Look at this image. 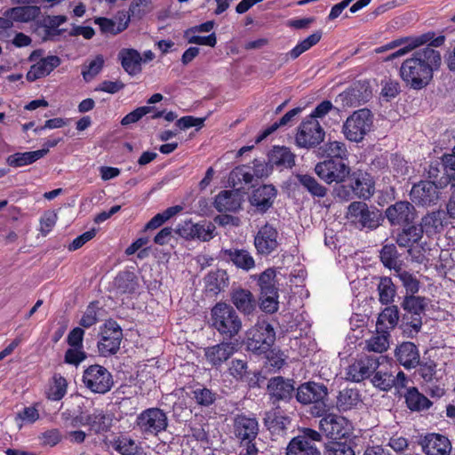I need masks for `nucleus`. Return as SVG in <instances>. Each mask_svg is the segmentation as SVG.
Returning a JSON list of instances; mask_svg holds the SVG:
<instances>
[{"label":"nucleus","instance_id":"45","mask_svg":"<svg viewBox=\"0 0 455 455\" xmlns=\"http://www.w3.org/2000/svg\"><path fill=\"white\" fill-rule=\"evenodd\" d=\"M276 272L274 268H267L259 275H253V279H257L260 289V293H269L278 291L276 286Z\"/></svg>","mask_w":455,"mask_h":455},{"label":"nucleus","instance_id":"48","mask_svg":"<svg viewBox=\"0 0 455 455\" xmlns=\"http://www.w3.org/2000/svg\"><path fill=\"white\" fill-rule=\"evenodd\" d=\"M398 256V251L395 244H386L380 251V260L383 265L395 271L401 270Z\"/></svg>","mask_w":455,"mask_h":455},{"label":"nucleus","instance_id":"21","mask_svg":"<svg viewBox=\"0 0 455 455\" xmlns=\"http://www.w3.org/2000/svg\"><path fill=\"white\" fill-rule=\"evenodd\" d=\"M230 300L235 308L244 315H251L257 307L254 295L247 289H233L230 293Z\"/></svg>","mask_w":455,"mask_h":455},{"label":"nucleus","instance_id":"2","mask_svg":"<svg viewBox=\"0 0 455 455\" xmlns=\"http://www.w3.org/2000/svg\"><path fill=\"white\" fill-rule=\"evenodd\" d=\"M210 325L226 339L237 336L243 322L235 309L226 302H218L211 309Z\"/></svg>","mask_w":455,"mask_h":455},{"label":"nucleus","instance_id":"29","mask_svg":"<svg viewBox=\"0 0 455 455\" xmlns=\"http://www.w3.org/2000/svg\"><path fill=\"white\" fill-rule=\"evenodd\" d=\"M361 89H363V86L354 85L353 87L339 94L337 100H339L344 108L359 106L365 102L370 96V93L366 89L363 92H361Z\"/></svg>","mask_w":455,"mask_h":455},{"label":"nucleus","instance_id":"12","mask_svg":"<svg viewBox=\"0 0 455 455\" xmlns=\"http://www.w3.org/2000/svg\"><path fill=\"white\" fill-rule=\"evenodd\" d=\"M315 171L328 184L342 182L350 173V168L346 162L334 159H327L318 163Z\"/></svg>","mask_w":455,"mask_h":455},{"label":"nucleus","instance_id":"30","mask_svg":"<svg viewBox=\"0 0 455 455\" xmlns=\"http://www.w3.org/2000/svg\"><path fill=\"white\" fill-rule=\"evenodd\" d=\"M48 154V148H42L36 151L18 152L9 156L6 159L7 164L12 167H22L31 164L43 158Z\"/></svg>","mask_w":455,"mask_h":455},{"label":"nucleus","instance_id":"51","mask_svg":"<svg viewBox=\"0 0 455 455\" xmlns=\"http://www.w3.org/2000/svg\"><path fill=\"white\" fill-rule=\"evenodd\" d=\"M378 291L379 296V301L382 304L387 305L393 302L396 291L391 278H381L378 285Z\"/></svg>","mask_w":455,"mask_h":455},{"label":"nucleus","instance_id":"19","mask_svg":"<svg viewBox=\"0 0 455 455\" xmlns=\"http://www.w3.org/2000/svg\"><path fill=\"white\" fill-rule=\"evenodd\" d=\"M427 305V300L424 297L407 295L402 302V307L408 313L412 314L415 317L410 323L411 327L415 332L419 331L422 322L420 315L424 312Z\"/></svg>","mask_w":455,"mask_h":455},{"label":"nucleus","instance_id":"53","mask_svg":"<svg viewBox=\"0 0 455 455\" xmlns=\"http://www.w3.org/2000/svg\"><path fill=\"white\" fill-rule=\"evenodd\" d=\"M115 285L120 293H132L137 288L134 275L129 272L119 274L115 280Z\"/></svg>","mask_w":455,"mask_h":455},{"label":"nucleus","instance_id":"26","mask_svg":"<svg viewBox=\"0 0 455 455\" xmlns=\"http://www.w3.org/2000/svg\"><path fill=\"white\" fill-rule=\"evenodd\" d=\"M395 356L406 369L415 368L419 363V352L412 342H403L397 347Z\"/></svg>","mask_w":455,"mask_h":455},{"label":"nucleus","instance_id":"44","mask_svg":"<svg viewBox=\"0 0 455 455\" xmlns=\"http://www.w3.org/2000/svg\"><path fill=\"white\" fill-rule=\"evenodd\" d=\"M388 337L389 334L387 331H378L376 334L365 341L364 349L379 354L387 351L389 347Z\"/></svg>","mask_w":455,"mask_h":455},{"label":"nucleus","instance_id":"17","mask_svg":"<svg viewBox=\"0 0 455 455\" xmlns=\"http://www.w3.org/2000/svg\"><path fill=\"white\" fill-rule=\"evenodd\" d=\"M278 233L275 228L266 224L258 231L254 245L259 254L268 255L278 247Z\"/></svg>","mask_w":455,"mask_h":455},{"label":"nucleus","instance_id":"56","mask_svg":"<svg viewBox=\"0 0 455 455\" xmlns=\"http://www.w3.org/2000/svg\"><path fill=\"white\" fill-rule=\"evenodd\" d=\"M176 232L186 239L195 238L199 236V226L190 220H184L179 224Z\"/></svg>","mask_w":455,"mask_h":455},{"label":"nucleus","instance_id":"10","mask_svg":"<svg viewBox=\"0 0 455 455\" xmlns=\"http://www.w3.org/2000/svg\"><path fill=\"white\" fill-rule=\"evenodd\" d=\"M321 431L327 438L338 442L350 435L351 423L345 418L334 413L325 415L319 422Z\"/></svg>","mask_w":455,"mask_h":455},{"label":"nucleus","instance_id":"8","mask_svg":"<svg viewBox=\"0 0 455 455\" xmlns=\"http://www.w3.org/2000/svg\"><path fill=\"white\" fill-rule=\"evenodd\" d=\"M328 396V389L323 384L307 382L298 387L296 398L303 404L315 403V413L321 416L326 411L324 399Z\"/></svg>","mask_w":455,"mask_h":455},{"label":"nucleus","instance_id":"64","mask_svg":"<svg viewBox=\"0 0 455 455\" xmlns=\"http://www.w3.org/2000/svg\"><path fill=\"white\" fill-rule=\"evenodd\" d=\"M61 434L56 429H49L39 435V439L44 445L55 446L61 441Z\"/></svg>","mask_w":455,"mask_h":455},{"label":"nucleus","instance_id":"9","mask_svg":"<svg viewBox=\"0 0 455 455\" xmlns=\"http://www.w3.org/2000/svg\"><path fill=\"white\" fill-rule=\"evenodd\" d=\"M100 339L98 342L99 353L103 356L116 354L123 339V331L120 325L113 320L107 321L100 327Z\"/></svg>","mask_w":455,"mask_h":455},{"label":"nucleus","instance_id":"43","mask_svg":"<svg viewBox=\"0 0 455 455\" xmlns=\"http://www.w3.org/2000/svg\"><path fill=\"white\" fill-rule=\"evenodd\" d=\"M112 448L121 455H139L140 447L127 435H119L111 442Z\"/></svg>","mask_w":455,"mask_h":455},{"label":"nucleus","instance_id":"58","mask_svg":"<svg viewBox=\"0 0 455 455\" xmlns=\"http://www.w3.org/2000/svg\"><path fill=\"white\" fill-rule=\"evenodd\" d=\"M398 277L408 293L412 295L419 291V282L414 275L407 271H401L398 274Z\"/></svg>","mask_w":455,"mask_h":455},{"label":"nucleus","instance_id":"63","mask_svg":"<svg viewBox=\"0 0 455 455\" xmlns=\"http://www.w3.org/2000/svg\"><path fill=\"white\" fill-rule=\"evenodd\" d=\"M38 410L35 406L25 407L20 411L16 419L24 424H33L39 419Z\"/></svg>","mask_w":455,"mask_h":455},{"label":"nucleus","instance_id":"42","mask_svg":"<svg viewBox=\"0 0 455 455\" xmlns=\"http://www.w3.org/2000/svg\"><path fill=\"white\" fill-rule=\"evenodd\" d=\"M68 381L60 373H55L50 383L46 392L47 398L52 401H60L67 394Z\"/></svg>","mask_w":455,"mask_h":455},{"label":"nucleus","instance_id":"57","mask_svg":"<svg viewBox=\"0 0 455 455\" xmlns=\"http://www.w3.org/2000/svg\"><path fill=\"white\" fill-rule=\"evenodd\" d=\"M261 303L260 307L267 313H275L278 309V291L269 293H260Z\"/></svg>","mask_w":455,"mask_h":455},{"label":"nucleus","instance_id":"31","mask_svg":"<svg viewBox=\"0 0 455 455\" xmlns=\"http://www.w3.org/2000/svg\"><path fill=\"white\" fill-rule=\"evenodd\" d=\"M267 390L271 397L279 401L291 398L294 387L289 380H285L282 377H276L269 380Z\"/></svg>","mask_w":455,"mask_h":455},{"label":"nucleus","instance_id":"22","mask_svg":"<svg viewBox=\"0 0 455 455\" xmlns=\"http://www.w3.org/2000/svg\"><path fill=\"white\" fill-rule=\"evenodd\" d=\"M421 446L427 455H449L451 443L447 437L439 434H428L421 441Z\"/></svg>","mask_w":455,"mask_h":455},{"label":"nucleus","instance_id":"37","mask_svg":"<svg viewBox=\"0 0 455 455\" xmlns=\"http://www.w3.org/2000/svg\"><path fill=\"white\" fill-rule=\"evenodd\" d=\"M286 455H320V452L305 437H294L287 446Z\"/></svg>","mask_w":455,"mask_h":455},{"label":"nucleus","instance_id":"59","mask_svg":"<svg viewBox=\"0 0 455 455\" xmlns=\"http://www.w3.org/2000/svg\"><path fill=\"white\" fill-rule=\"evenodd\" d=\"M152 108L148 106H143L137 108L133 111L127 114L121 120V124L124 126L129 125L131 124H134L140 120L144 116L150 113L152 111Z\"/></svg>","mask_w":455,"mask_h":455},{"label":"nucleus","instance_id":"40","mask_svg":"<svg viewBox=\"0 0 455 455\" xmlns=\"http://www.w3.org/2000/svg\"><path fill=\"white\" fill-rule=\"evenodd\" d=\"M388 365L385 357V362L379 366L381 369L375 372L371 379L374 387L385 391L391 389L395 383V376L391 371H388Z\"/></svg>","mask_w":455,"mask_h":455},{"label":"nucleus","instance_id":"11","mask_svg":"<svg viewBox=\"0 0 455 455\" xmlns=\"http://www.w3.org/2000/svg\"><path fill=\"white\" fill-rule=\"evenodd\" d=\"M324 131L316 119L306 118L298 128L295 137L299 148H312L321 143L324 139Z\"/></svg>","mask_w":455,"mask_h":455},{"label":"nucleus","instance_id":"6","mask_svg":"<svg viewBox=\"0 0 455 455\" xmlns=\"http://www.w3.org/2000/svg\"><path fill=\"white\" fill-rule=\"evenodd\" d=\"M275 332L273 326L265 320H258L246 332V346L257 354L266 353L274 345Z\"/></svg>","mask_w":455,"mask_h":455},{"label":"nucleus","instance_id":"50","mask_svg":"<svg viewBox=\"0 0 455 455\" xmlns=\"http://www.w3.org/2000/svg\"><path fill=\"white\" fill-rule=\"evenodd\" d=\"M423 229V233L427 235H433L440 232L443 228V220L441 218L440 212H433L426 215L422 220L420 227Z\"/></svg>","mask_w":455,"mask_h":455},{"label":"nucleus","instance_id":"36","mask_svg":"<svg viewBox=\"0 0 455 455\" xmlns=\"http://www.w3.org/2000/svg\"><path fill=\"white\" fill-rule=\"evenodd\" d=\"M322 156L328 159L346 162L347 160V149L341 141H330L319 148Z\"/></svg>","mask_w":455,"mask_h":455},{"label":"nucleus","instance_id":"61","mask_svg":"<svg viewBox=\"0 0 455 455\" xmlns=\"http://www.w3.org/2000/svg\"><path fill=\"white\" fill-rule=\"evenodd\" d=\"M252 180V175L247 171L245 166H239L235 168L229 174V182L235 186L237 183L243 181L250 183Z\"/></svg>","mask_w":455,"mask_h":455},{"label":"nucleus","instance_id":"25","mask_svg":"<svg viewBox=\"0 0 455 455\" xmlns=\"http://www.w3.org/2000/svg\"><path fill=\"white\" fill-rule=\"evenodd\" d=\"M235 433L243 441H253L258 435L259 424L256 419L238 415L234 423Z\"/></svg>","mask_w":455,"mask_h":455},{"label":"nucleus","instance_id":"60","mask_svg":"<svg viewBox=\"0 0 455 455\" xmlns=\"http://www.w3.org/2000/svg\"><path fill=\"white\" fill-rule=\"evenodd\" d=\"M86 359L84 347H70L65 353V363L77 366Z\"/></svg>","mask_w":455,"mask_h":455},{"label":"nucleus","instance_id":"18","mask_svg":"<svg viewBox=\"0 0 455 455\" xmlns=\"http://www.w3.org/2000/svg\"><path fill=\"white\" fill-rule=\"evenodd\" d=\"M386 215L392 225H403L412 222L416 213L412 204L402 201L389 206Z\"/></svg>","mask_w":455,"mask_h":455},{"label":"nucleus","instance_id":"39","mask_svg":"<svg viewBox=\"0 0 455 455\" xmlns=\"http://www.w3.org/2000/svg\"><path fill=\"white\" fill-rule=\"evenodd\" d=\"M269 162L273 165L291 168L295 164V156L285 147H275L270 155Z\"/></svg>","mask_w":455,"mask_h":455},{"label":"nucleus","instance_id":"32","mask_svg":"<svg viewBox=\"0 0 455 455\" xmlns=\"http://www.w3.org/2000/svg\"><path fill=\"white\" fill-rule=\"evenodd\" d=\"M228 259L236 267L250 271L255 267V260L251 252L243 249H229L224 251Z\"/></svg>","mask_w":455,"mask_h":455},{"label":"nucleus","instance_id":"3","mask_svg":"<svg viewBox=\"0 0 455 455\" xmlns=\"http://www.w3.org/2000/svg\"><path fill=\"white\" fill-rule=\"evenodd\" d=\"M444 42V36L441 35L435 37V32L429 31L415 36L401 37L393 40L385 46L377 49V52H382L386 50H392L400 47L396 52L391 53L387 58V60H393L395 58L407 54L418 47L426 45V44H429L430 46H442Z\"/></svg>","mask_w":455,"mask_h":455},{"label":"nucleus","instance_id":"33","mask_svg":"<svg viewBox=\"0 0 455 455\" xmlns=\"http://www.w3.org/2000/svg\"><path fill=\"white\" fill-rule=\"evenodd\" d=\"M205 291L217 295L228 285V276L225 270L210 272L204 278Z\"/></svg>","mask_w":455,"mask_h":455},{"label":"nucleus","instance_id":"35","mask_svg":"<svg viewBox=\"0 0 455 455\" xmlns=\"http://www.w3.org/2000/svg\"><path fill=\"white\" fill-rule=\"evenodd\" d=\"M40 13V8L36 5H26L13 7L7 10V15L12 20V26L14 21L28 22L35 20Z\"/></svg>","mask_w":455,"mask_h":455},{"label":"nucleus","instance_id":"16","mask_svg":"<svg viewBox=\"0 0 455 455\" xmlns=\"http://www.w3.org/2000/svg\"><path fill=\"white\" fill-rule=\"evenodd\" d=\"M76 424L88 426L95 434L107 432L112 425V418L102 410H94L87 415H81L75 419Z\"/></svg>","mask_w":455,"mask_h":455},{"label":"nucleus","instance_id":"1","mask_svg":"<svg viewBox=\"0 0 455 455\" xmlns=\"http://www.w3.org/2000/svg\"><path fill=\"white\" fill-rule=\"evenodd\" d=\"M427 46L416 51L400 67V76L408 87L421 90L433 80L434 73L441 68L443 59L437 46Z\"/></svg>","mask_w":455,"mask_h":455},{"label":"nucleus","instance_id":"24","mask_svg":"<svg viewBox=\"0 0 455 455\" xmlns=\"http://www.w3.org/2000/svg\"><path fill=\"white\" fill-rule=\"evenodd\" d=\"M235 352V347L231 342H220L209 347L204 350L206 361L212 366L221 365Z\"/></svg>","mask_w":455,"mask_h":455},{"label":"nucleus","instance_id":"4","mask_svg":"<svg viewBox=\"0 0 455 455\" xmlns=\"http://www.w3.org/2000/svg\"><path fill=\"white\" fill-rule=\"evenodd\" d=\"M134 428L145 438L157 436L166 430L168 418L166 413L159 408H148L142 411L136 417Z\"/></svg>","mask_w":455,"mask_h":455},{"label":"nucleus","instance_id":"15","mask_svg":"<svg viewBox=\"0 0 455 455\" xmlns=\"http://www.w3.org/2000/svg\"><path fill=\"white\" fill-rule=\"evenodd\" d=\"M435 181H420L414 185L411 190L412 202L420 205L435 204L439 199V191Z\"/></svg>","mask_w":455,"mask_h":455},{"label":"nucleus","instance_id":"34","mask_svg":"<svg viewBox=\"0 0 455 455\" xmlns=\"http://www.w3.org/2000/svg\"><path fill=\"white\" fill-rule=\"evenodd\" d=\"M353 192L360 198L367 199L373 195L374 182L368 173H357L352 185Z\"/></svg>","mask_w":455,"mask_h":455},{"label":"nucleus","instance_id":"54","mask_svg":"<svg viewBox=\"0 0 455 455\" xmlns=\"http://www.w3.org/2000/svg\"><path fill=\"white\" fill-rule=\"evenodd\" d=\"M104 65V59L101 55L96 56L93 60L84 64L82 68V76L84 81H92L101 71Z\"/></svg>","mask_w":455,"mask_h":455},{"label":"nucleus","instance_id":"38","mask_svg":"<svg viewBox=\"0 0 455 455\" xmlns=\"http://www.w3.org/2000/svg\"><path fill=\"white\" fill-rule=\"evenodd\" d=\"M423 235V229L419 227L411 226L407 228H403L401 233L398 234L396 243L401 247H409V254L413 255L411 246L418 243Z\"/></svg>","mask_w":455,"mask_h":455},{"label":"nucleus","instance_id":"47","mask_svg":"<svg viewBox=\"0 0 455 455\" xmlns=\"http://www.w3.org/2000/svg\"><path fill=\"white\" fill-rule=\"evenodd\" d=\"M407 406L411 411H421L428 409L432 403L423 395H421L415 387L411 388L405 395Z\"/></svg>","mask_w":455,"mask_h":455},{"label":"nucleus","instance_id":"28","mask_svg":"<svg viewBox=\"0 0 455 455\" xmlns=\"http://www.w3.org/2000/svg\"><path fill=\"white\" fill-rule=\"evenodd\" d=\"M214 204L219 212H235L241 206V197L237 191L224 190L217 196Z\"/></svg>","mask_w":455,"mask_h":455},{"label":"nucleus","instance_id":"27","mask_svg":"<svg viewBox=\"0 0 455 455\" xmlns=\"http://www.w3.org/2000/svg\"><path fill=\"white\" fill-rule=\"evenodd\" d=\"M118 59L123 68L130 76H137L141 72L142 57L137 50L122 49L118 53Z\"/></svg>","mask_w":455,"mask_h":455},{"label":"nucleus","instance_id":"5","mask_svg":"<svg viewBox=\"0 0 455 455\" xmlns=\"http://www.w3.org/2000/svg\"><path fill=\"white\" fill-rule=\"evenodd\" d=\"M373 116L369 109L362 108L350 115L342 125V133L352 142H361L371 132Z\"/></svg>","mask_w":455,"mask_h":455},{"label":"nucleus","instance_id":"23","mask_svg":"<svg viewBox=\"0 0 455 455\" xmlns=\"http://www.w3.org/2000/svg\"><path fill=\"white\" fill-rule=\"evenodd\" d=\"M60 59L56 55H49L44 58H40L35 64H33L28 72L27 73V79L34 82L39 78L48 76L55 68L60 66Z\"/></svg>","mask_w":455,"mask_h":455},{"label":"nucleus","instance_id":"46","mask_svg":"<svg viewBox=\"0 0 455 455\" xmlns=\"http://www.w3.org/2000/svg\"><path fill=\"white\" fill-rule=\"evenodd\" d=\"M322 38V32L316 31L312 35L308 36L304 40L298 43L288 53L287 56L291 60H296L302 53L308 51L314 45H315Z\"/></svg>","mask_w":455,"mask_h":455},{"label":"nucleus","instance_id":"13","mask_svg":"<svg viewBox=\"0 0 455 455\" xmlns=\"http://www.w3.org/2000/svg\"><path fill=\"white\" fill-rule=\"evenodd\" d=\"M347 218L349 221L362 228H375L379 224V215L377 212L370 211L363 202H354L347 209Z\"/></svg>","mask_w":455,"mask_h":455},{"label":"nucleus","instance_id":"41","mask_svg":"<svg viewBox=\"0 0 455 455\" xmlns=\"http://www.w3.org/2000/svg\"><path fill=\"white\" fill-rule=\"evenodd\" d=\"M360 403L358 391L353 388H346L339 392L336 405L339 411H347L355 408Z\"/></svg>","mask_w":455,"mask_h":455},{"label":"nucleus","instance_id":"55","mask_svg":"<svg viewBox=\"0 0 455 455\" xmlns=\"http://www.w3.org/2000/svg\"><path fill=\"white\" fill-rule=\"evenodd\" d=\"M300 184L313 196L323 197L326 195V188L320 185L315 178L309 175L297 176Z\"/></svg>","mask_w":455,"mask_h":455},{"label":"nucleus","instance_id":"14","mask_svg":"<svg viewBox=\"0 0 455 455\" xmlns=\"http://www.w3.org/2000/svg\"><path fill=\"white\" fill-rule=\"evenodd\" d=\"M385 362V356H367L352 363L347 371V379L359 382L371 376Z\"/></svg>","mask_w":455,"mask_h":455},{"label":"nucleus","instance_id":"62","mask_svg":"<svg viewBox=\"0 0 455 455\" xmlns=\"http://www.w3.org/2000/svg\"><path fill=\"white\" fill-rule=\"evenodd\" d=\"M332 109H334L332 103L330 100H323L315 107L307 118L316 119L320 122V120H323Z\"/></svg>","mask_w":455,"mask_h":455},{"label":"nucleus","instance_id":"20","mask_svg":"<svg viewBox=\"0 0 455 455\" xmlns=\"http://www.w3.org/2000/svg\"><path fill=\"white\" fill-rule=\"evenodd\" d=\"M277 190L272 185H263L253 190L250 203L259 212H267L274 204Z\"/></svg>","mask_w":455,"mask_h":455},{"label":"nucleus","instance_id":"7","mask_svg":"<svg viewBox=\"0 0 455 455\" xmlns=\"http://www.w3.org/2000/svg\"><path fill=\"white\" fill-rule=\"evenodd\" d=\"M82 381L85 387L95 394H106L113 387L111 373L100 364L87 367L83 373Z\"/></svg>","mask_w":455,"mask_h":455},{"label":"nucleus","instance_id":"49","mask_svg":"<svg viewBox=\"0 0 455 455\" xmlns=\"http://www.w3.org/2000/svg\"><path fill=\"white\" fill-rule=\"evenodd\" d=\"M399 320V311L396 306L387 307L379 315L378 328L393 329Z\"/></svg>","mask_w":455,"mask_h":455},{"label":"nucleus","instance_id":"52","mask_svg":"<svg viewBox=\"0 0 455 455\" xmlns=\"http://www.w3.org/2000/svg\"><path fill=\"white\" fill-rule=\"evenodd\" d=\"M68 18L65 15H53L47 16L44 20V27L45 28L46 36L49 38L60 36L63 29L59 27L67 21Z\"/></svg>","mask_w":455,"mask_h":455}]
</instances>
